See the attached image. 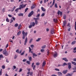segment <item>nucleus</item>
Returning a JSON list of instances; mask_svg holds the SVG:
<instances>
[{
  "mask_svg": "<svg viewBox=\"0 0 76 76\" xmlns=\"http://www.w3.org/2000/svg\"><path fill=\"white\" fill-rule=\"evenodd\" d=\"M34 20H35V23L34 22H33L32 23V26H34L36 25H37L38 24V20H39V18H34Z\"/></svg>",
  "mask_w": 76,
  "mask_h": 76,
  "instance_id": "f257e3e1",
  "label": "nucleus"
},
{
  "mask_svg": "<svg viewBox=\"0 0 76 76\" xmlns=\"http://www.w3.org/2000/svg\"><path fill=\"white\" fill-rule=\"evenodd\" d=\"M22 34L23 35V39H25V37H27L28 35V32H25L24 31H23L22 32Z\"/></svg>",
  "mask_w": 76,
  "mask_h": 76,
  "instance_id": "f03ea898",
  "label": "nucleus"
},
{
  "mask_svg": "<svg viewBox=\"0 0 76 76\" xmlns=\"http://www.w3.org/2000/svg\"><path fill=\"white\" fill-rule=\"evenodd\" d=\"M3 54L6 56H7L9 55L8 53L7 52V50L6 49H5L3 51Z\"/></svg>",
  "mask_w": 76,
  "mask_h": 76,
  "instance_id": "7ed1b4c3",
  "label": "nucleus"
},
{
  "mask_svg": "<svg viewBox=\"0 0 76 76\" xmlns=\"http://www.w3.org/2000/svg\"><path fill=\"white\" fill-rule=\"evenodd\" d=\"M26 6V4L24 5L23 4H20L19 7V10H21V9H23V8H24V7H25V6Z\"/></svg>",
  "mask_w": 76,
  "mask_h": 76,
  "instance_id": "20e7f679",
  "label": "nucleus"
},
{
  "mask_svg": "<svg viewBox=\"0 0 76 76\" xmlns=\"http://www.w3.org/2000/svg\"><path fill=\"white\" fill-rule=\"evenodd\" d=\"M45 64H46V62L45 61H44L43 62V63L42 64V69L43 70H44V69L43 68L45 66Z\"/></svg>",
  "mask_w": 76,
  "mask_h": 76,
  "instance_id": "39448f33",
  "label": "nucleus"
},
{
  "mask_svg": "<svg viewBox=\"0 0 76 76\" xmlns=\"http://www.w3.org/2000/svg\"><path fill=\"white\" fill-rule=\"evenodd\" d=\"M57 56H58V55L57 54V53L56 52H55L53 54V57L55 58H56L57 57Z\"/></svg>",
  "mask_w": 76,
  "mask_h": 76,
  "instance_id": "423d86ee",
  "label": "nucleus"
},
{
  "mask_svg": "<svg viewBox=\"0 0 76 76\" xmlns=\"http://www.w3.org/2000/svg\"><path fill=\"white\" fill-rule=\"evenodd\" d=\"M50 33L52 34H54V30L53 28H52L50 30Z\"/></svg>",
  "mask_w": 76,
  "mask_h": 76,
  "instance_id": "0eeeda50",
  "label": "nucleus"
},
{
  "mask_svg": "<svg viewBox=\"0 0 76 76\" xmlns=\"http://www.w3.org/2000/svg\"><path fill=\"white\" fill-rule=\"evenodd\" d=\"M34 14V11H32L31 12L28 14V17H30V16H31L32 15Z\"/></svg>",
  "mask_w": 76,
  "mask_h": 76,
  "instance_id": "6e6552de",
  "label": "nucleus"
},
{
  "mask_svg": "<svg viewBox=\"0 0 76 76\" xmlns=\"http://www.w3.org/2000/svg\"><path fill=\"white\" fill-rule=\"evenodd\" d=\"M68 71V70H65L63 71L62 73H63V74H64V75H65V74H66V73H67Z\"/></svg>",
  "mask_w": 76,
  "mask_h": 76,
  "instance_id": "1a4fd4ad",
  "label": "nucleus"
},
{
  "mask_svg": "<svg viewBox=\"0 0 76 76\" xmlns=\"http://www.w3.org/2000/svg\"><path fill=\"white\" fill-rule=\"evenodd\" d=\"M58 76H63V74L61 72H58Z\"/></svg>",
  "mask_w": 76,
  "mask_h": 76,
  "instance_id": "9d476101",
  "label": "nucleus"
},
{
  "mask_svg": "<svg viewBox=\"0 0 76 76\" xmlns=\"http://www.w3.org/2000/svg\"><path fill=\"white\" fill-rule=\"evenodd\" d=\"M62 60L65 61H68L69 60L66 58H62Z\"/></svg>",
  "mask_w": 76,
  "mask_h": 76,
  "instance_id": "9b49d317",
  "label": "nucleus"
},
{
  "mask_svg": "<svg viewBox=\"0 0 76 76\" xmlns=\"http://www.w3.org/2000/svg\"><path fill=\"white\" fill-rule=\"evenodd\" d=\"M66 21H64L63 25V27H64L65 26V25H66Z\"/></svg>",
  "mask_w": 76,
  "mask_h": 76,
  "instance_id": "f8f14e48",
  "label": "nucleus"
},
{
  "mask_svg": "<svg viewBox=\"0 0 76 76\" xmlns=\"http://www.w3.org/2000/svg\"><path fill=\"white\" fill-rule=\"evenodd\" d=\"M27 41H28V38L27 37H26V38L25 41L24 45H26V42H27Z\"/></svg>",
  "mask_w": 76,
  "mask_h": 76,
  "instance_id": "ddd939ff",
  "label": "nucleus"
},
{
  "mask_svg": "<svg viewBox=\"0 0 76 76\" xmlns=\"http://www.w3.org/2000/svg\"><path fill=\"white\" fill-rule=\"evenodd\" d=\"M4 12H5V8H4L2 9V12H1V14H3Z\"/></svg>",
  "mask_w": 76,
  "mask_h": 76,
  "instance_id": "4468645a",
  "label": "nucleus"
},
{
  "mask_svg": "<svg viewBox=\"0 0 76 76\" xmlns=\"http://www.w3.org/2000/svg\"><path fill=\"white\" fill-rule=\"evenodd\" d=\"M37 55H36V54L34 53L33 54V58H35V57H37Z\"/></svg>",
  "mask_w": 76,
  "mask_h": 76,
  "instance_id": "2eb2a0df",
  "label": "nucleus"
},
{
  "mask_svg": "<svg viewBox=\"0 0 76 76\" xmlns=\"http://www.w3.org/2000/svg\"><path fill=\"white\" fill-rule=\"evenodd\" d=\"M35 5L34 4H33L32 6H31V9H34V8H35Z\"/></svg>",
  "mask_w": 76,
  "mask_h": 76,
  "instance_id": "dca6fc26",
  "label": "nucleus"
},
{
  "mask_svg": "<svg viewBox=\"0 0 76 76\" xmlns=\"http://www.w3.org/2000/svg\"><path fill=\"white\" fill-rule=\"evenodd\" d=\"M72 64L73 65H74V66H76V62H75L74 61H72L71 62Z\"/></svg>",
  "mask_w": 76,
  "mask_h": 76,
  "instance_id": "f3484780",
  "label": "nucleus"
},
{
  "mask_svg": "<svg viewBox=\"0 0 76 76\" xmlns=\"http://www.w3.org/2000/svg\"><path fill=\"white\" fill-rule=\"evenodd\" d=\"M41 9L42 11H43V12H45V8H44V7H41Z\"/></svg>",
  "mask_w": 76,
  "mask_h": 76,
  "instance_id": "a211bd4d",
  "label": "nucleus"
},
{
  "mask_svg": "<svg viewBox=\"0 0 76 76\" xmlns=\"http://www.w3.org/2000/svg\"><path fill=\"white\" fill-rule=\"evenodd\" d=\"M18 16H23V14L22 13H20L18 14Z\"/></svg>",
  "mask_w": 76,
  "mask_h": 76,
  "instance_id": "6ab92c4d",
  "label": "nucleus"
},
{
  "mask_svg": "<svg viewBox=\"0 0 76 76\" xmlns=\"http://www.w3.org/2000/svg\"><path fill=\"white\" fill-rule=\"evenodd\" d=\"M15 8H16V7L15 6L13 8H12V9L11 10V11L13 12V10H15Z\"/></svg>",
  "mask_w": 76,
  "mask_h": 76,
  "instance_id": "aec40b11",
  "label": "nucleus"
},
{
  "mask_svg": "<svg viewBox=\"0 0 76 76\" xmlns=\"http://www.w3.org/2000/svg\"><path fill=\"white\" fill-rule=\"evenodd\" d=\"M20 34H21V31H19L17 33V35L18 36V35H19Z\"/></svg>",
  "mask_w": 76,
  "mask_h": 76,
  "instance_id": "412c9836",
  "label": "nucleus"
},
{
  "mask_svg": "<svg viewBox=\"0 0 76 76\" xmlns=\"http://www.w3.org/2000/svg\"><path fill=\"white\" fill-rule=\"evenodd\" d=\"M19 10V8H17L15 10V11L16 12V13H18V10Z\"/></svg>",
  "mask_w": 76,
  "mask_h": 76,
  "instance_id": "4be33fe9",
  "label": "nucleus"
},
{
  "mask_svg": "<svg viewBox=\"0 0 76 76\" xmlns=\"http://www.w3.org/2000/svg\"><path fill=\"white\" fill-rule=\"evenodd\" d=\"M45 47H46V45H44L42 47V49H44Z\"/></svg>",
  "mask_w": 76,
  "mask_h": 76,
  "instance_id": "5701e85b",
  "label": "nucleus"
},
{
  "mask_svg": "<svg viewBox=\"0 0 76 76\" xmlns=\"http://www.w3.org/2000/svg\"><path fill=\"white\" fill-rule=\"evenodd\" d=\"M40 40H41V38H38L36 40V41L38 42V41H39Z\"/></svg>",
  "mask_w": 76,
  "mask_h": 76,
  "instance_id": "b1692460",
  "label": "nucleus"
},
{
  "mask_svg": "<svg viewBox=\"0 0 76 76\" xmlns=\"http://www.w3.org/2000/svg\"><path fill=\"white\" fill-rule=\"evenodd\" d=\"M32 41H33V39H31L29 41V43H31L32 42Z\"/></svg>",
  "mask_w": 76,
  "mask_h": 76,
  "instance_id": "393cba45",
  "label": "nucleus"
},
{
  "mask_svg": "<svg viewBox=\"0 0 76 76\" xmlns=\"http://www.w3.org/2000/svg\"><path fill=\"white\" fill-rule=\"evenodd\" d=\"M21 26H22V25L21 24H20L18 26V29H20V28H21Z\"/></svg>",
  "mask_w": 76,
  "mask_h": 76,
  "instance_id": "a878e982",
  "label": "nucleus"
},
{
  "mask_svg": "<svg viewBox=\"0 0 76 76\" xmlns=\"http://www.w3.org/2000/svg\"><path fill=\"white\" fill-rule=\"evenodd\" d=\"M53 21L54 22H57V19H53Z\"/></svg>",
  "mask_w": 76,
  "mask_h": 76,
  "instance_id": "bb28decb",
  "label": "nucleus"
},
{
  "mask_svg": "<svg viewBox=\"0 0 76 76\" xmlns=\"http://www.w3.org/2000/svg\"><path fill=\"white\" fill-rule=\"evenodd\" d=\"M25 51H24L22 53L20 54L21 56H23L24 54H25Z\"/></svg>",
  "mask_w": 76,
  "mask_h": 76,
  "instance_id": "cd10ccee",
  "label": "nucleus"
},
{
  "mask_svg": "<svg viewBox=\"0 0 76 76\" xmlns=\"http://www.w3.org/2000/svg\"><path fill=\"white\" fill-rule=\"evenodd\" d=\"M28 58L29 60V61H31L32 60V57H31V56L28 57Z\"/></svg>",
  "mask_w": 76,
  "mask_h": 76,
  "instance_id": "c85d7f7f",
  "label": "nucleus"
},
{
  "mask_svg": "<svg viewBox=\"0 0 76 76\" xmlns=\"http://www.w3.org/2000/svg\"><path fill=\"white\" fill-rule=\"evenodd\" d=\"M66 65H67V64H66V63H65L63 64L62 65V66H66Z\"/></svg>",
  "mask_w": 76,
  "mask_h": 76,
  "instance_id": "c756f323",
  "label": "nucleus"
},
{
  "mask_svg": "<svg viewBox=\"0 0 76 76\" xmlns=\"http://www.w3.org/2000/svg\"><path fill=\"white\" fill-rule=\"evenodd\" d=\"M40 51L42 53H43V52H44V51H45V50H44V49H41L40 50Z\"/></svg>",
  "mask_w": 76,
  "mask_h": 76,
  "instance_id": "7c9ffc66",
  "label": "nucleus"
},
{
  "mask_svg": "<svg viewBox=\"0 0 76 76\" xmlns=\"http://www.w3.org/2000/svg\"><path fill=\"white\" fill-rule=\"evenodd\" d=\"M2 69H5V66L4 65H3L2 66Z\"/></svg>",
  "mask_w": 76,
  "mask_h": 76,
  "instance_id": "2f4dec72",
  "label": "nucleus"
},
{
  "mask_svg": "<svg viewBox=\"0 0 76 76\" xmlns=\"http://www.w3.org/2000/svg\"><path fill=\"white\" fill-rule=\"evenodd\" d=\"M66 76H72V74H70V73H68L67 75H66Z\"/></svg>",
  "mask_w": 76,
  "mask_h": 76,
  "instance_id": "473e14b6",
  "label": "nucleus"
},
{
  "mask_svg": "<svg viewBox=\"0 0 76 76\" xmlns=\"http://www.w3.org/2000/svg\"><path fill=\"white\" fill-rule=\"evenodd\" d=\"M55 70H56V71H58V72H59V71H60V69L57 68H55Z\"/></svg>",
  "mask_w": 76,
  "mask_h": 76,
  "instance_id": "72a5a7b5",
  "label": "nucleus"
},
{
  "mask_svg": "<svg viewBox=\"0 0 76 76\" xmlns=\"http://www.w3.org/2000/svg\"><path fill=\"white\" fill-rule=\"evenodd\" d=\"M0 58H3V55H0Z\"/></svg>",
  "mask_w": 76,
  "mask_h": 76,
  "instance_id": "f704fd0d",
  "label": "nucleus"
},
{
  "mask_svg": "<svg viewBox=\"0 0 76 76\" xmlns=\"http://www.w3.org/2000/svg\"><path fill=\"white\" fill-rule=\"evenodd\" d=\"M6 21L7 22H9V18H7L6 19Z\"/></svg>",
  "mask_w": 76,
  "mask_h": 76,
  "instance_id": "c9c22d12",
  "label": "nucleus"
},
{
  "mask_svg": "<svg viewBox=\"0 0 76 76\" xmlns=\"http://www.w3.org/2000/svg\"><path fill=\"white\" fill-rule=\"evenodd\" d=\"M18 24L17 23H16L15 24L14 26H15V27H17V26H18Z\"/></svg>",
  "mask_w": 76,
  "mask_h": 76,
  "instance_id": "e433bc0d",
  "label": "nucleus"
},
{
  "mask_svg": "<svg viewBox=\"0 0 76 76\" xmlns=\"http://www.w3.org/2000/svg\"><path fill=\"white\" fill-rule=\"evenodd\" d=\"M75 43L76 41H74L72 42V45H74V44H75Z\"/></svg>",
  "mask_w": 76,
  "mask_h": 76,
  "instance_id": "4c0bfd02",
  "label": "nucleus"
},
{
  "mask_svg": "<svg viewBox=\"0 0 76 76\" xmlns=\"http://www.w3.org/2000/svg\"><path fill=\"white\" fill-rule=\"evenodd\" d=\"M70 29H71V27H70V26H69V28L68 29V31H70Z\"/></svg>",
  "mask_w": 76,
  "mask_h": 76,
  "instance_id": "58836bf2",
  "label": "nucleus"
},
{
  "mask_svg": "<svg viewBox=\"0 0 76 76\" xmlns=\"http://www.w3.org/2000/svg\"><path fill=\"white\" fill-rule=\"evenodd\" d=\"M44 15H45V13H43L42 14L41 16V17H43V16H44Z\"/></svg>",
  "mask_w": 76,
  "mask_h": 76,
  "instance_id": "ea45409f",
  "label": "nucleus"
},
{
  "mask_svg": "<svg viewBox=\"0 0 76 76\" xmlns=\"http://www.w3.org/2000/svg\"><path fill=\"white\" fill-rule=\"evenodd\" d=\"M32 24H31L29 26H28L29 28H32Z\"/></svg>",
  "mask_w": 76,
  "mask_h": 76,
  "instance_id": "a19ab883",
  "label": "nucleus"
},
{
  "mask_svg": "<svg viewBox=\"0 0 76 76\" xmlns=\"http://www.w3.org/2000/svg\"><path fill=\"white\" fill-rule=\"evenodd\" d=\"M26 63L28 64H30V61H26Z\"/></svg>",
  "mask_w": 76,
  "mask_h": 76,
  "instance_id": "79ce46f5",
  "label": "nucleus"
},
{
  "mask_svg": "<svg viewBox=\"0 0 76 76\" xmlns=\"http://www.w3.org/2000/svg\"><path fill=\"white\" fill-rule=\"evenodd\" d=\"M39 16H40V14H38L37 16H36V18H38L39 17Z\"/></svg>",
  "mask_w": 76,
  "mask_h": 76,
  "instance_id": "37998d69",
  "label": "nucleus"
},
{
  "mask_svg": "<svg viewBox=\"0 0 76 76\" xmlns=\"http://www.w3.org/2000/svg\"><path fill=\"white\" fill-rule=\"evenodd\" d=\"M29 53H30V52H31V48H30V47H29Z\"/></svg>",
  "mask_w": 76,
  "mask_h": 76,
  "instance_id": "c03bdc74",
  "label": "nucleus"
},
{
  "mask_svg": "<svg viewBox=\"0 0 76 76\" xmlns=\"http://www.w3.org/2000/svg\"><path fill=\"white\" fill-rule=\"evenodd\" d=\"M8 47H9V44L8 43L6 45V46L5 47L6 48H7Z\"/></svg>",
  "mask_w": 76,
  "mask_h": 76,
  "instance_id": "a18cd8bd",
  "label": "nucleus"
},
{
  "mask_svg": "<svg viewBox=\"0 0 76 76\" xmlns=\"http://www.w3.org/2000/svg\"><path fill=\"white\" fill-rule=\"evenodd\" d=\"M72 70H76V66H75L74 67L72 68Z\"/></svg>",
  "mask_w": 76,
  "mask_h": 76,
  "instance_id": "49530a36",
  "label": "nucleus"
},
{
  "mask_svg": "<svg viewBox=\"0 0 76 76\" xmlns=\"http://www.w3.org/2000/svg\"><path fill=\"white\" fill-rule=\"evenodd\" d=\"M71 64H72L71 63L69 62L68 63V66H71Z\"/></svg>",
  "mask_w": 76,
  "mask_h": 76,
  "instance_id": "de8ad7c7",
  "label": "nucleus"
},
{
  "mask_svg": "<svg viewBox=\"0 0 76 76\" xmlns=\"http://www.w3.org/2000/svg\"><path fill=\"white\" fill-rule=\"evenodd\" d=\"M39 64H40V63L39 62H37L36 63V64L37 66H38L39 65Z\"/></svg>",
  "mask_w": 76,
  "mask_h": 76,
  "instance_id": "09e8293b",
  "label": "nucleus"
},
{
  "mask_svg": "<svg viewBox=\"0 0 76 76\" xmlns=\"http://www.w3.org/2000/svg\"><path fill=\"white\" fill-rule=\"evenodd\" d=\"M8 16L9 17V18H12V15H10V14H9L8 15Z\"/></svg>",
  "mask_w": 76,
  "mask_h": 76,
  "instance_id": "8fccbe9b",
  "label": "nucleus"
},
{
  "mask_svg": "<svg viewBox=\"0 0 76 76\" xmlns=\"http://www.w3.org/2000/svg\"><path fill=\"white\" fill-rule=\"evenodd\" d=\"M13 22V19H11L10 21V23H11L12 22Z\"/></svg>",
  "mask_w": 76,
  "mask_h": 76,
  "instance_id": "3c124183",
  "label": "nucleus"
},
{
  "mask_svg": "<svg viewBox=\"0 0 76 76\" xmlns=\"http://www.w3.org/2000/svg\"><path fill=\"white\" fill-rule=\"evenodd\" d=\"M22 71V69L21 68H20L19 71V72H21Z\"/></svg>",
  "mask_w": 76,
  "mask_h": 76,
  "instance_id": "603ef678",
  "label": "nucleus"
},
{
  "mask_svg": "<svg viewBox=\"0 0 76 76\" xmlns=\"http://www.w3.org/2000/svg\"><path fill=\"white\" fill-rule=\"evenodd\" d=\"M9 41H10V42H12V43H13V41L11 39H9Z\"/></svg>",
  "mask_w": 76,
  "mask_h": 76,
  "instance_id": "864d4df0",
  "label": "nucleus"
},
{
  "mask_svg": "<svg viewBox=\"0 0 76 76\" xmlns=\"http://www.w3.org/2000/svg\"><path fill=\"white\" fill-rule=\"evenodd\" d=\"M60 10H58V11L57 13L59 15H60Z\"/></svg>",
  "mask_w": 76,
  "mask_h": 76,
  "instance_id": "5fc2aeb1",
  "label": "nucleus"
},
{
  "mask_svg": "<svg viewBox=\"0 0 76 76\" xmlns=\"http://www.w3.org/2000/svg\"><path fill=\"white\" fill-rule=\"evenodd\" d=\"M55 7H56V8H57V4H56L55 5Z\"/></svg>",
  "mask_w": 76,
  "mask_h": 76,
  "instance_id": "6e6d98bb",
  "label": "nucleus"
},
{
  "mask_svg": "<svg viewBox=\"0 0 76 76\" xmlns=\"http://www.w3.org/2000/svg\"><path fill=\"white\" fill-rule=\"evenodd\" d=\"M34 45H31V48H34Z\"/></svg>",
  "mask_w": 76,
  "mask_h": 76,
  "instance_id": "4d7b16f0",
  "label": "nucleus"
},
{
  "mask_svg": "<svg viewBox=\"0 0 76 76\" xmlns=\"http://www.w3.org/2000/svg\"><path fill=\"white\" fill-rule=\"evenodd\" d=\"M35 68H36L35 65H34L33 67V69L34 70H35Z\"/></svg>",
  "mask_w": 76,
  "mask_h": 76,
  "instance_id": "13d9d810",
  "label": "nucleus"
},
{
  "mask_svg": "<svg viewBox=\"0 0 76 76\" xmlns=\"http://www.w3.org/2000/svg\"><path fill=\"white\" fill-rule=\"evenodd\" d=\"M17 57H18V56H17V55H15L14 56V59H16V58H17Z\"/></svg>",
  "mask_w": 76,
  "mask_h": 76,
  "instance_id": "bf43d9fd",
  "label": "nucleus"
},
{
  "mask_svg": "<svg viewBox=\"0 0 76 76\" xmlns=\"http://www.w3.org/2000/svg\"><path fill=\"white\" fill-rule=\"evenodd\" d=\"M48 50V51H47V55L48 56V55H49V53H50V52H49V50Z\"/></svg>",
  "mask_w": 76,
  "mask_h": 76,
  "instance_id": "052dcab7",
  "label": "nucleus"
},
{
  "mask_svg": "<svg viewBox=\"0 0 76 76\" xmlns=\"http://www.w3.org/2000/svg\"><path fill=\"white\" fill-rule=\"evenodd\" d=\"M54 3H55V0H53V5L54 4Z\"/></svg>",
  "mask_w": 76,
  "mask_h": 76,
  "instance_id": "680f3d73",
  "label": "nucleus"
},
{
  "mask_svg": "<svg viewBox=\"0 0 76 76\" xmlns=\"http://www.w3.org/2000/svg\"><path fill=\"white\" fill-rule=\"evenodd\" d=\"M63 17H64V19H66V16L65 15H64Z\"/></svg>",
  "mask_w": 76,
  "mask_h": 76,
  "instance_id": "e2e57ef3",
  "label": "nucleus"
},
{
  "mask_svg": "<svg viewBox=\"0 0 76 76\" xmlns=\"http://www.w3.org/2000/svg\"><path fill=\"white\" fill-rule=\"evenodd\" d=\"M75 30H76V22H75Z\"/></svg>",
  "mask_w": 76,
  "mask_h": 76,
  "instance_id": "0e129e2a",
  "label": "nucleus"
},
{
  "mask_svg": "<svg viewBox=\"0 0 76 76\" xmlns=\"http://www.w3.org/2000/svg\"><path fill=\"white\" fill-rule=\"evenodd\" d=\"M49 29L48 28H46V31L47 32H48L49 31Z\"/></svg>",
  "mask_w": 76,
  "mask_h": 76,
  "instance_id": "69168bd1",
  "label": "nucleus"
},
{
  "mask_svg": "<svg viewBox=\"0 0 76 76\" xmlns=\"http://www.w3.org/2000/svg\"><path fill=\"white\" fill-rule=\"evenodd\" d=\"M27 60L26 59H23V62H25V61Z\"/></svg>",
  "mask_w": 76,
  "mask_h": 76,
  "instance_id": "338daca9",
  "label": "nucleus"
},
{
  "mask_svg": "<svg viewBox=\"0 0 76 76\" xmlns=\"http://www.w3.org/2000/svg\"><path fill=\"white\" fill-rule=\"evenodd\" d=\"M73 60L74 61H75L76 62V58H74Z\"/></svg>",
  "mask_w": 76,
  "mask_h": 76,
  "instance_id": "774afa93",
  "label": "nucleus"
}]
</instances>
